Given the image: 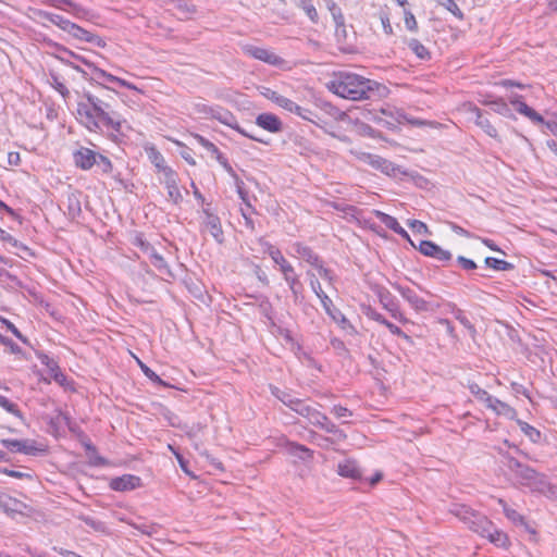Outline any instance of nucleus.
Segmentation results:
<instances>
[{
    "instance_id": "nucleus-1",
    "label": "nucleus",
    "mask_w": 557,
    "mask_h": 557,
    "mask_svg": "<svg viewBox=\"0 0 557 557\" xmlns=\"http://www.w3.org/2000/svg\"><path fill=\"white\" fill-rule=\"evenodd\" d=\"M99 94L85 91L77 102V119L89 132L100 133L107 129L115 140L131 129L126 119L116 109V95L102 84H99Z\"/></svg>"
},
{
    "instance_id": "nucleus-2",
    "label": "nucleus",
    "mask_w": 557,
    "mask_h": 557,
    "mask_svg": "<svg viewBox=\"0 0 557 557\" xmlns=\"http://www.w3.org/2000/svg\"><path fill=\"white\" fill-rule=\"evenodd\" d=\"M327 88L341 98L359 101L383 96L386 87L375 81L351 72H338L327 83Z\"/></svg>"
},
{
    "instance_id": "nucleus-3",
    "label": "nucleus",
    "mask_w": 557,
    "mask_h": 557,
    "mask_svg": "<svg viewBox=\"0 0 557 557\" xmlns=\"http://www.w3.org/2000/svg\"><path fill=\"white\" fill-rule=\"evenodd\" d=\"M268 255L280 267V271L294 296L295 302L302 300L304 285L299 281L294 267L284 258L281 250L273 245H268Z\"/></svg>"
},
{
    "instance_id": "nucleus-4",
    "label": "nucleus",
    "mask_w": 557,
    "mask_h": 557,
    "mask_svg": "<svg viewBox=\"0 0 557 557\" xmlns=\"http://www.w3.org/2000/svg\"><path fill=\"white\" fill-rule=\"evenodd\" d=\"M449 512L467 524L471 531L478 533L482 537L490 532L491 525L493 524L486 516L473 510L467 505L454 504L450 507Z\"/></svg>"
},
{
    "instance_id": "nucleus-5",
    "label": "nucleus",
    "mask_w": 557,
    "mask_h": 557,
    "mask_svg": "<svg viewBox=\"0 0 557 557\" xmlns=\"http://www.w3.org/2000/svg\"><path fill=\"white\" fill-rule=\"evenodd\" d=\"M42 2L47 5L70 12L76 18L89 20L94 15L90 10L72 0H42Z\"/></svg>"
},
{
    "instance_id": "nucleus-6",
    "label": "nucleus",
    "mask_w": 557,
    "mask_h": 557,
    "mask_svg": "<svg viewBox=\"0 0 557 557\" xmlns=\"http://www.w3.org/2000/svg\"><path fill=\"white\" fill-rule=\"evenodd\" d=\"M393 287L401 295L409 306L418 313L430 310V304L420 297L413 289L400 284H394Z\"/></svg>"
},
{
    "instance_id": "nucleus-7",
    "label": "nucleus",
    "mask_w": 557,
    "mask_h": 557,
    "mask_svg": "<svg viewBox=\"0 0 557 557\" xmlns=\"http://www.w3.org/2000/svg\"><path fill=\"white\" fill-rule=\"evenodd\" d=\"M244 52L247 55H249L253 59L260 60L270 65L281 66L285 63V60L283 58H281L280 55L275 54L274 52H272L265 48L247 45L244 47Z\"/></svg>"
},
{
    "instance_id": "nucleus-8",
    "label": "nucleus",
    "mask_w": 557,
    "mask_h": 557,
    "mask_svg": "<svg viewBox=\"0 0 557 557\" xmlns=\"http://www.w3.org/2000/svg\"><path fill=\"white\" fill-rule=\"evenodd\" d=\"M202 230L209 232L218 244L224 243V232L222 230L221 220L208 209L203 210Z\"/></svg>"
},
{
    "instance_id": "nucleus-9",
    "label": "nucleus",
    "mask_w": 557,
    "mask_h": 557,
    "mask_svg": "<svg viewBox=\"0 0 557 557\" xmlns=\"http://www.w3.org/2000/svg\"><path fill=\"white\" fill-rule=\"evenodd\" d=\"M360 159L371 165L373 169L381 171L388 176H396L399 173V168L393 162L380 156L372 153H362Z\"/></svg>"
},
{
    "instance_id": "nucleus-10",
    "label": "nucleus",
    "mask_w": 557,
    "mask_h": 557,
    "mask_svg": "<svg viewBox=\"0 0 557 557\" xmlns=\"http://www.w3.org/2000/svg\"><path fill=\"white\" fill-rule=\"evenodd\" d=\"M508 467L515 473L517 481L527 487H530L533 480L537 478V472L534 469L522 465L517 459H510Z\"/></svg>"
},
{
    "instance_id": "nucleus-11",
    "label": "nucleus",
    "mask_w": 557,
    "mask_h": 557,
    "mask_svg": "<svg viewBox=\"0 0 557 557\" xmlns=\"http://www.w3.org/2000/svg\"><path fill=\"white\" fill-rule=\"evenodd\" d=\"M419 251L426 257L436 259L442 262L449 261L453 258V255L449 250L443 249L431 240H421L419 245Z\"/></svg>"
},
{
    "instance_id": "nucleus-12",
    "label": "nucleus",
    "mask_w": 557,
    "mask_h": 557,
    "mask_svg": "<svg viewBox=\"0 0 557 557\" xmlns=\"http://www.w3.org/2000/svg\"><path fill=\"white\" fill-rule=\"evenodd\" d=\"M165 188L168 189L169 199L174 203L182 201L183 196L177 185V174L171 168H163V181Z\"/></svg>"
},
{
    "instance_id": "nucleus-13",
    "label": "nucleus",
    "mask_w": 557,
    "mask_h": 557,
    "mask_svg": "<svg viewBox=\"0 0 557 557\" xmlns=\"http://www.w3.org/2000/svg\"><path fill=\"white\" fill-rule=\"evenodd\" d=\"M109 486L111 490L116 492L133 491L141 486V479L134 474H124L111 479Z\"/></svg>"
},
{
    "instance_id": "nucleus-14",
    "label": "nucleus",
    "mask_w": 557,
    "mask_h": 557,
    "mask_svg": "<svg viewBox=\"0 0 557 557\" xmlns=\"http://www.w3.org/2000/svg\"><path fill=\"white\" fill-rule=\"evenodd\" d=\"M469 112L474 115V123L483 129V132L492 138L498 137L496 127L491 123L486 114L476 106H470Z\"/></svg>"
},
{
    "instance_id": "nucleus-15",
    "label": "nucleus",
    "mask_w": 557,
    "mask_h": 557,
    "mask_svg": "<svg viewBox=\"0 0 557 557\" xmlns=\"http://www.w3.org/2000/svg\"><path fill=\"white\" fill-rule=\"evenodd\" d=\"M73 158L77 168L87 171L95 165L98 153L87 147H81L74 152Z\"/></svg>"
},
{
    "instance_id": "nucleus-16",
    "label": "nucleus",
    "mask_w": 557,
    "mask_h": 557,
    "mask_svg": "<svg viewBox=\"0 0 557 557\" xmlns=\"http://www.w3.org/2000/svg\"><path fill=\"white\" fill-rule=\"evenodd\" d=\"M322 307L324 308L325 312L331 317V319L339 324L342 329H352V325L348 321V319L345 317V314L337 309L334 305L332 299L329 296L322 297Z\"/></svg>"
},
{
    "instance_id": "nucleus-17",
    "label": "nucleus",
    "mask_w": 557,
    "mask_h": 557,
    "mask_svg": "<svg viewBox=\"0 0 557 557\" xmlns=\"http://www.w3.org/2000/svg\"><path fill=\"white\" fill-rule=\"evenodd\" d=\"M256 125L274 134L283 131V122L273 113H261L257 115Z\"/></svg>"
},
{
    "instance_id": "nucleus-18",
    "label": "nucleus",
    "mask_w": 557,
    "mask_h": 557,
    "mask_svg": "<svg viewBox=\"0 0 557 557\" xmlns=\"http://www.w3.org/2000/svg\"><path fill=\"white\" fill-rule=\"evenodd\" d=\"M195 139L200 146H202L207 151H209L225 170H227L228 172L233 171L227 159L223 156V153L213 143H211L201 135H195Z\"/></svg>"
},
{
    "instance_id": "nucleus-19",
    "label": "nucleus",
    "mask_w": 557,
    "mask_h": 557,
    "mask_svg": "<svg viewBox=\"0 0 557 557\" xmlns=\"http://www.w3.org/2000/svg\"><path fill=\"white\" fill-rule=\"evenodd\" d=\"M5 447L13 451L23 453L25 455H36L37 448L35 442L29 440H2L1 442Z\"/></svg>"
},
{
    "instance_id": "nucleus-20",
    "label": "nucleus",
    "mask_w": 557,
    "mask_h": 557,
    "mask_svg": "<svg viewBox=\"0 0 557 557\" xmlns=\"http://www.w3.org/2000/svg\"><path fill=\"white\" fill-rule=\"evenodd\" d=\"M337 473L343 478L360 480L362 472L355 460L347 459L338 463Z\"/></svg>"
},
{
    "instance_id": "nucleus-21",
    "label": "nucleus",
    "mask_w": 557,
    "mask_h": 557,
    "mask_svg": "<svg viewBox=\"0 0 557 557\" xmlns=\"http://www.w3.org/2000/svg\"><path fill=\"white\" fill-rule=\"evenodd\" d=\"M220 122L230 126L231 128L235 129L236 132H238L239 134H242L243 136L245 137H248L255 141H259V143H262V144H265L268 145L269 143L261 139V138H258L257 136H255L253 134L247 132L246 129H244L239 123L237 122L236 117L230 113V112H225L223 115H221L219 117Z\"/></svg>"
},
{
    "instance_id": "nucleus-22",
    "label": "nucleus",
    "mask_w": 557,
    "mask_h": 557,
    "mask_svg": "<svg viewBox=\"0 0 557 557\" xmlns=\"http://www.w3.org/2000/svg\"><path fill=\"white\" fill-rule=\"evenodd\" d=\"M484 404L487 408L492 409L497 414L505 416L509 419H512L517 414L516 410L511 406L499 400L496 397H493L492 395L488 398V400Z\"/></svg>"
},
{
    "instance_id": "nucleus-23",
    "label": "nucleus",
    "mask_w": 557,
    "mask_h": 557,
    "mask_svg": "<svg viewBox=\"0 0 557 557\" xmlns=\"http://www.w3.org/2000/svg\"><path fill=\"white\" fill-rule=\"evenodd\" d=\"M296 255L312 267L319 265L320 257L308 246L300 243L293 245Z\"/></svg>"
},
{
    "instance_id": "nucleus-24",
    "label": "nucleus",
    "mask_w": 557,
    "mask_h": 557,
    "mask_svg": "<svg viewBox=\"0 0 557 557\" xmlns=\"http://www.w3.org/2000/svg\"><path fill=\"white\" fill-rule=\"evenodd\" d=\"M484 537L497 547L505 548L509 546V539L507 534L497 529L494 524L491 525L490 532H487Z\"/></svg>"
},
{
    "instance_id": "nucleus-25",
    "label": "nucleus",
    "mask_w": 557,
    "mask_h": 557,
    "mask_svg": "<svg viewBox=\"0 0 557 557\" xmlns=\"http://www.w3.org/2000/svg\"><path fill=\"white\" fill-rule=\"evenodd\" d=\"M270 391L274 397H276L280 401H282L292 410L295 407L296 403L299 400V398L295 397L289 391H284L273 385L270 386Z\"/></svg>"
},
{
    "instance_id": "nucleus-26",
    "label": "nucleus",
    "mask_w": 557,
    "mask_h": 557,
    "mask_svg": "<svg viewBox=\"0 0 557 557\" xmlns=\"http://www.w3.org/2000/svg\"><path fill=\"white\" fill-rule=\"evenodd\" d=\"M38 16L45 18L46 21L57 25L58 27H60L62 30L64 32H69L71 25H72V22L64 18L63 16L61 15H58V14H54V13H50V12H46V11H39L38 12Z\"/></svg>"
},
{
    "instance_id": "nucleus-27",
    "label": "nucleus",
    "mask_w": 557,
    "mask_h": 557,
    "mask_svg": "<svg viewBox=\"0 0 557 557\" xmlns=\"http://www.w3.org/2000/svg\"><path fill=\"white\" fill-rule=\"evenodd\" d=\"M406 45L420 60H429L430 59L429 50L418 39H414V38L406 39Z\"/></svg>"
},
{
    "instance_id": "nucleus-28",
    "label": "nucleus",
    "mask_w": 557,
    "mask_h": 557,
    "mask_svg": "<svg viewBox=\"0 0 557 557\" xmlns=\"http://www.w3.org/2000/svg\"><path fill=\"white\" fill-rule=\"evenodd\" d=\"M70 35H72L74 38L84 40L86 42H94L97 36L91 34L90 32L84 29L83 27L78 26L75 23H72L69 32Z\"/></svg>"
},
{
    "instance_id": "nucleus-29",
    "label": "nucleus",
    "mask_w": 557,
    "mask_h": 557,
    "mask_svg": "<svg viewBox=\"0 0 557 557\" xmlns=\"http://www.w3.org/2000/svg\"><path fill=\"white\" fill-rule=\"evenodd\" d=\"M149 259H150L151 264L156 269H158L161 273L169 274V275L172 274L164 258L160 253H158L154 248L151 249V251L149 252Z\"/></svg>"
},
{
    "instance_id": "nucleus-30",
    "label": "nucleus",
    "mask_w": 557,
    "mask_h": 557,
    "mask_svg": "<svg viewBox=\"0 0 557 557\" xmlns=\"http://www.w3.org/2000/svg\"><path fill=\"white\" fill-rule=\"evenodd\" d=\"M326 7L327 10L331 12L333 21L336 25V30L338 32L341 27H345V17L343 15V12L333 0L327 1Z\"/></svg>"
},
{
    "instance_id": "nucleus-31",
    "label": "nucleus",
    "mask_w": 557,
    "mask_h": 557,
    "mask_svg": "<svg viewBox=\"0 0 557 557\" xmlns=\"http://www.w3.org/2000/svg\"><path fill=\"white\" fill-rule=\"evenodd\" d=\"M319 428L322 429L323 431H325L326 433L333 434L336 437V440H338V441H344L347 437L345 432L343 430L338 429L337 425H335L327 418V416L325 417V421H322V423L320 424Z\"/></svg>"
},
{
    "instance_id": "nucleus-32",
    "label": "nucleus",
    "mask_w": 557,
    "mask_h": 557,
    "mask_svg": "<svg viewBox=\"0 0 557 557\" xmlns=\"http://www.w3.org/2000/svg\"><path fill=\"white\" fill-rule=\"evenodd\" d=\"M484 263L486 267L496 271H510L513 269L512 263L494 257H486Z\"/></svg>"
},
{
    "instance_id": "nucleus-33",
    "label": "nucleus",
    "mask_w": 557,
    "mask_h": 557,
    "mask_svg": "<svg viewBox=\"0 0 557 557\" xmlns=\"http://www.w3.org/2000/svg\"><path fill=\"white\" fill-rule=\"evenodd\" d=\"M297 5L306 13L312 23L317 24L319 22L317 9L311 0H299Z\"/></svg>"
},
{
    "instance_id": "nucleus-34",
    "label": "nucleus",
    "mask_w": 557,
    "mask_h": 557,
    "mask_svg": "<svg viewBox=\"0 0 557 557\" xmlns=\"http://www.w3.org/2000/svg\"><path fill=\"white\" fill-rule=\"evenodd\" d=\"M499 505L503 507L505 516L516 524H525L523 516L517 510L510 508L507 503L503 499H498Z\"/></svg>"
},
{
    "instance_id": "nucleus-35",
    "label": "nucleus",
    "mask_w": 557,
    "mask_h": 557,
    "mask_svg": "<svg viewBox=\"0 0 557 557\" xmlns=\"http://www.w3.org/2000/svg\"><path fill=\"white\" fill-rule=\"evenodd\" d=\"M289 454L299 457L301 460H307L312 458V451L304 445H299L296 443L288 444Z\"/></svg>"
},
{
    "instance_id": "nucleus-36",
    "label": "nucleus",
    "mask_w": 557,
    "mask_h": 557,
    "mask_svg": "<svg viewBox=\"0 0 557 557\" xmlns=\"http://www.w3.org/2000/svg\"><path fill=\"white\" fill-rule=\"evenodd\" d=\"M373 214L389 230H392L393 232H395L399 226L400 224L398 223L397 219H395L394 216L387 214V213H384L380 210H373Z\"/></svg>"
},
{
    "instance_id": "nucleus-37",
    "label": "nucleus",
    "mask_w": 557,
    "mask_h": 557,
    "mask_svg": "<svg viewBox=\"0 0 557 557\" xmlns=\"http://www.w3.org/2000/svg\"><path fill=\"white\" fill-rule=\"evenodd\" d=\"M79 519L89 528L100 533H107L108 528L104 522L89 516H81Z\"/></svg>"
},
{
    "instance_id": "nucleus-38",
    "label": "nucleus",
    "mask_w": 557,
    "mask_h": 557,
    "mask_svg": "<svg viewBox=\"0 0 557 557\" xmlns=\"http://www.w3.org/2000/svg\"><path fill=\"white\" fill-rule=\"evenodd\" d=\"M296 109L297 110L293 111L292 113L297 114L298 116H300L301 119H304L306 121L318 124L317 120L319 119V116L315 112L311 111L308 108L300 107L298 104H296Z\"/></svg>"
},
{
    "instance_id": "nucleus-39",
    "label": "nucleus",
    "mask_w": 557,
    "mask_h": 557,
    "mask_svg": "<svg viewBox=\"0 0 557 557\" xmlns=\"http://www.w3.org/2000/svg\"><path fill=\"white\" fill-rule=\"evenodd\" d=\"M488 106L492 108V110L503 116H511V111L508 107V104L503 100H494L488 102Z\"/></svg>"
},
{
    "instance_id": "nucleus-40",
    "label": "nucleus",
    "mask_w": 557,
    "mask_h": 557,
    "mask_svg": "<svg viewBox=\"0 0 557 557\" xmlns=\"http://www.w3.org/2000/svg\"><path fill=\"white\" fill-rule=\"evenodd\" d=\"M549 483L550 482L547 481V478L544 474L537 472V478L533 480L529 488L531 491L544 494Z\"/></svg>"
},
{
    "instance_id": "nucleus-41",
    "label": "nucleus",
    "mask_w": 557,
    "mask_h": 557,
    "mask_svg": "<svg viewBox=\"0 0 557 557\" xmlns=\"http://www.w3.org/2000/svg\"><path fill=\"white\" fill-rule=\"evenodd\" d=\"M75 59L77 60H81L83 61L87 66L89 67H92V71H94V74L97 78H103L106 79L107 82H110V83H113V81L115 79V76L106 72L104 70H101L99 67H96L94 66L91 63L83 60L82 58H79L78 55H73Z\"/></svg>"
},
{
    "instance_id": "nucleus-42",
    "label": "nucleus",
    "mask_w": 557,
    "mask_h": 557,
    "mask_svg": "<svg viewBox=\"0 0 557 557\" xmlns=\"http://www.w3.org/2000/svg\"><path fill=\"white\" fill-rule=\"evenodd\" d=\"M307 275L309 277V282H310L312 292L317 295V297L320 299V301H322V297L327 296V295L323 292L318 277L311 271H308Z\"/></svg>"
},
{
    "instance_id": "nucleus-43",
    "label": "nucleus",
    "mask_w": 557,
    "mask_h": 557,
    "mask_svg": "<svg viewBox=\"0 0 557 557\" xmlns=\"http://www.w3.org/2000/svg\"><path fill=\"white\" fill-rule=\"evenodd\" d=\"M519 425L521 431L532 441L537 442L541 437V433L534 426L528 424L527 422L519 421Z\"/></svg>"
},
{
    "instance_id": "nucleus-44",
    "label": "nucleus",
    "mask_w": 557,
    "mask_h": 557,
    "mask_svg": "<svg viewBox=\"0 0 557 557\" xmlns=\"http://www.w3.org/2000/svg\"><path fill=\"white\" fill-rule=\"evenodd\" d=\"M0 406L8 412L12 413L15 417L21 418L22 413L15 403H12L5 396L0 395Z\"/></svg>"
},
{
    "instance_id": "nucleus-45",
    "label": "nucleus",
    "mask_w": 557,
    "mask_h": 557,
    "mask_svg": "<svg viewBox=\"0 0 557 557\" xmlns=\"http://www.w3.org/2000/svg\"><path fill=\"white\" fill-rule=\"evenodd\" d=\"M470 393L480 401L486 403L491 395L483 388H481L476 383L469 384Z\"/></svg>"
},
{
    "instance_id": "nucleus-46",
    "label": "nucleus",
    "mask_w": 557,
    "mask_h": 557,
    "mask_svg": "<svg viewBox=\"0 0 557 557\" xmlns=\"http://www.w3.org/2000/svg\"><path fill=\"white\" fill-rule=\"evenodd\" d=\"M440 4L443 5L445 9H447L457 18H459V20L463 18V13L455 0H441Z\"/></svg>"
},
{
    "instance_id": "nucleus-47",
    "label": "nucleus",
    "mask_w": 557,
    "mask_h": 557,
    "mask_svg": "<svg viewBox=\"0 0 557 557\" xmlns=\"http://www.w3.org/2000/svg\"><path fill=\"white\" fill-rule=\"evenodd\" d=\"M314 407L308 405L305 400L300 399L296 403L295 407L293 408V411L298 413L299 416L304 418H308L313 410Z\"/></svg>"
},
{
    "instance_id": "nucleus-48",
    "label": "nucleus",
    "mask_w": 557,
    "mask_h": 557,
    "mask_svg": "<svg viewBox=\"0 0 557 557\" xmlns=\"http://www.w3.org/2000/svg\"><path fill=\"white\" fill-rule=\"evenodd\" d=\"M381 302L392 313V317L398 320H403V315L399 312L398 306L393 300H387L384 296H381Z\"/></svg>"
},
{
    "instance_id": "nucleus-49",
    "label": "nucleus",
    "mask_w": 557,
    "mask_h": 557,
    "mask_svg": "<svg viewBox=\"0 0 557 557\" xmlns=\"http://www.w3.org/2000/svg\"><path fill=\"white\" fill-rule=\"evenodd\" d=\"M95 165H97L101 170V172L106 174L111 173L113 168L110 159L100 153H98V158H96Z\"/></svg>"
},
{
    "instance_id": "nucleus-50",
    "label": "nucleus",
    "mask_w": 557,
    "mask_h": 557,
    "mask_svg": "<svg viewBox=\"0 0 557 557\" xmlns=\"http://www.w3.org/2000/svg\"><path fill=\"white\" fill-rule=\"evenodd\" d=\"M521 96H513L510 98V103L515 107L516 111L522 115H524L528 110L530 109V107L520 100Z\"/></svg>"
},
{
    "instance_id": "nucleus-51",
    "label": "nucleus",
    "mask_w": 557,
    "mask_h": 557,
    "mask_svg": "<svg viewBox=\"0 0 557 557\" xmlns=\"http://www.w3.org/2000/svg\"><path fill=\"white\" fill-rule=\"evenodd\" d=\"M196 449L199 450L200 455L206 457V459L210 462V465L212 466L213 469L215 470H223V465L222 462L214 458L213 456H211L206 449L205 450H200L199 446L196 444L195 445Z\"/></svg>"
},
{
    "instance_id": "nucleus-52",
    "label": "nucleus",
    "mask_w": 557,
    "mask_h": 557,
    "mask_svg": "<svg viewBox=\"0 0 557 557\" xmlns=\"http://www.w3.org/2000/svg\"><path fill=\"white\" fill-rule=\"evenodd\" d=\"M325 417L326 414L322 413L320 410H318L317 408H313V410L311 411L310 416L307 418V420L309 421V423H311L312 425L314 426H320V424L322 423V421H325Z\"/></svg>"
},
{
    "instance_id": "nucleus-53",
    "label": "nucleus",
    "mask_w": 557,
    "mask_h": 557,
    "mask_svg": "<svg viewBox=\"0 0 557 557\" xmlns=\"http://www.w3.org/2000/svg\"><path fill=\"white\" fill-rule=\"evenodd\" d=\"M384 326H386L392 334L403 337L407 342L411 343V337L407 335L399 326L395 325L388 320L385 322Z\"/></svg>"
},
{
    "instance_id": "nucleus-54",
    "label": "nucleus",
    "mask_w": 557,
    "mask_h": 557,
    "mask_svg": "<svg viewBox=\"0 0 557 557\" xmlns=\"http://www.w3.org/2000/svg\"><path fill=\"white\" fill-rule=\"evenodd\" d=\"M331 412L337 418V419H346V418H349L352 416V412L346 408V407H343L341 405H335L332 409H331Z\"/></svg>"
},
{
    "instance_id": "nucleus-55",
    "label": "nucleus",
    "mask_w": 557,
    "mask_h": 557,
    "mask_svg": "<svg viewBox=\"0 0 557 557\" xmlns=\"http://www.w3.org/2000/svg\"><path fill=\"white\" fill-rule=\"evenodd\" d=\"M314 268L318 270L319 275H320L323 280L327 281L330 284H332V283H333V281H334V274H333V272H332L330 269L325 268V267L322 264V261H320V262H319V265H315Z\"/></svg>"
},
{
    "instance_id": "nucleus-56",
    "label": "nucleus",
    "mask_w": 557,
    "mask_h": 557,
    "mask_svg": "<svg viewBox=\"0 0 557 557\" xmlns=\"http://www.w3.org/2000/svg\"><path fill=\"white\" fill-rule=\"evenodd\" d=\"M2 323L5 325L7 330L10 331L21 342L27 343V338L18 331V329L11 321L2 319Z\"/></svg>"
},
{
    "instance_id": "nucleus-57",
    "label": "nucleus",
    "mask_w": 557,
    "mask_h": 557,
    "mask_svg": "<svg viewBox=\"0 0 557 557\" xmlns=\"http://www.w3.org/2000/svg\"><path fill=\"white\" fill-rule=\"evenodd\" d=\"M276 104H277L278 107H281L282 109H284V110H286V111L290 112V113H292L293 111L297 110V109H296V104H297V103H296V102H294L293 100H290V99H288V98H286V97L282 96V95H281V97L278 98V100H277V103H276Z\"/></svg>"
},
{
    "instance_id": "nucleus-58",
    "label": "nucleus",
    "mask_w": 557,
    "mask_h": 557,
    "mask_svg": "<svg viewBox=\"0 0 557 557\" xmlns=\"http://www.w3.org/2000/svg\"><path fill=\"white\" fill-rule=\"evenodd\" d=\"M408 226L419 234H426L429 233L428 226L425 223L419 221V220H410L408 222Z\"/></svg>"
},
{
    "instance_id": "nucleus-59",
    "label": "nucleus",
    "mask_w": 557,
    "mask_h": 557,
    "mask_svg": "<svg viewBox=\"0 0 557 557\" xmlns=\"http://www.w3.org/2000/svg\"><path fill=\"white\" fill-rule=\"evenodd\" d=\"M524 116L528 117L534 124H543L545 126L546 121L544 120V117L531 107L524 114Z\"/></svg>"
},
{
    "instance_id": "nucleus-60",
    "label": "nucleus",
    "mask_w": 557,
    "mask_h": 557,
    "mask_svg": "<svg viewBox=\"0 0 557 557\" xmlns=\"http://www.w3.org/2000/svg\"><path fill=\"white\" fill-rule=\"evenodd\" d=\"M524 116L528 117L534 124H543L545 126L546 121L544 120V117L531 107L524 114Z\"/></svg>"
},
{
    "instance_id": "nucleus-61",
    "label": "nucleus",
    "mask_w": 557,
    "mask_h": 557,
    "mask_svg": "<svg viewBox=\"0 0 557 557\" xmlns=\"http://www.w3.org/2000/svg\"><path fill=\"white\" fill-rule=\"evenodd\" d=\"M260 94L268 100H271L272 102H274L275 104L277 103V100L281 97V95L278 92H276L275 90L268 88V87H261Z\"/></svg>"
},
{
    "instance_id": "nucleus-62",
    "label": "nucleus",
    "mask_w": 557,
    "mask_h": 557,
    "mask_svg": "<svg viewBox=\"0 0 557 557\" xmlns=\"http://www.w3.org/2000/svg\"><path fill=\"white\" fill-rule=\"evenodd\" d=\"M51 77H52V86L54 87V89L57 91H59L64 98L67 97L70 94L67 87L62 82H60L58 76L52 75Z\"/></svg>"
},
{
    "instance_id": "nucleus-63",
    "label": "nucleus",
    "mask_w": 557,
    "mask_h": 557,
    "mask_svg": "<svg viewBox=\"0 0 557 557\" xmlns=\"http://www.w3.org/2000/svg\"><path fill=\"white\" fill-rule=\"evenodd\" d=\"M457 262L460 264V267L463 270H467V271L475 270L478 268L476 263L473 260L468 259L463 256H459L457 258Z\"/></svg>"
},
{
    "instance_id": "nucleus-64",
    "label": "nucleus",
    "mask_w": 557,
    "mask_h": 557,
    "mask_svg": "<svg viewBox=\"0 0 557 557\" xmlns=\"http://www.w3.org/2000/svg\"><path fill=\"white\" fill-rule=\"evenodd\" d=\"M405 25L411 32H416L418 28L416 17L410 11H405Z\"/></svg>"
}]
</instances>
